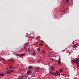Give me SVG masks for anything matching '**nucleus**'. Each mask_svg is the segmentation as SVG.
Instances as JSON below:
<instances>
[{
	"label": "nucleus",
	"instance_id": "f257e3e1",
	"mask_svg": "<svg viewBox=\"0 0 79 79\" xmlns=\"http://www.w3.org/2000/svg\"><path fill=\"white\" fill-rule=\"evenodd\" d=\"M71 61L72 62V63H74L77 64V63H79V58L77 59V58H76L75 59H73V60H72Z\"/></svg>",
	"mask_w": 79,
	"mask_h": 79
},
{
	"label": "nucleus",
	"instance_id": "f03ea898",
	"mask_svg": "<svg viewBox=\"0 0 79 79\" xmlns=\"http://www.w3.org/2000/svg\"><path fill=\"white\" fill-rule=\"evenodd\" d=\"M16 55H17V56H19V57H21L22 56H24V55H25V54H22L19 55L18 54H16Z\"/></svg>",
	"mask_w": 79,
	"mask_h": 79
},
{
	"label": "nucleus",
	"instance_id": "7ed1b4c3",
	"mask_svg": "<svg viewBox=\"0 0 79 79\" xmlns=\"http://www.w3.org/2000/svg\"><path fill=\"white\" fill-rule=\"evenodd\" d=\"M49 74H51L52 75H55V74H56V73H53V72H52V71H50V69H49Z\"/></svg>",
	"mask_w": 79,
	"mask_h": 79
},
{
	"label": "nucleus",
	"instance_id": "20e7f679",
	"mask_svg": "<svg viewBox=\"0 0 79 79\" xmlns=\"http://www.w3.org/2000/svg\"><path fill=\"white\" fill-rule=\"evenodd\" d=\"M4 75V73H2L0 74V77H1V76H3Z\"/></svg>",
	"mask_w": 79,
	"mask_h": 79
},
{
	"label": "nucleus",
	"instance_id": "39448f33",
	"mask_svg": "<svg viewBox=\"0 0 79 79\" xmlns=\"http://www.w3.org/2000/svg\"><path fill=\"white\" fill-rule=\"evenodd\" d=\"M61 63V61H60V60H58V65H60Z\"/></svg>",
	"mask_w": 79,
	"mask_h": 79
},
{
	"label": "nucleus",
	"instance_id": "423d86ee",
	"mask_svg": "<svg viewBox=\"0 0 79 79\" xmlns=\"http://www.w3.org/2000/svg\"><path fill=\"white\" fill-rule=\"evenodd\" d=\"M30 73H31V71L30 70H29L27 72V74H30Z\"/></svg>",
	"mask_w": 79,
	"mask_h": 79
},
{
	"label": "nucleus",
	"instance_id": "0eeeda50",
	"mask_svg": "<svg viewBox=\"0 0 79 79\" xmlns=\"http://www.w3.org/2000/svg\"><path fill=\"white\" fill-rule=\"evenodd\" d=\"M29 69H32V66H29Z\"/></svg>",
	"mask_w": 79,
	"mask_h": 79
},
{
	"label": "nucleus",
	"instance_id": "6e6552de",
	"mask_svg": "<svg viewBox=\"0 0 79 79\" xmlns=\"http://www.w3.org/2000/svg\"><path fill=\"white\" fill-rule=\"evenodd\" d=\"M2 61H4V62H5L6 63V60H5L2 58Z\"/></svg>",
	"mask_w": 79,
	"mask_h": 79
},
{
	"label": "nucleus",
	"instance_id": "1a4fd4ad",
	"mask_svg": "<svg viewBox=\"0 0 79 79\" xmlns=\"http://www.w3.org/2000/svg\"><path fill=\"white\" fill-rule=\"evenodd\" d=\"M10 73H11V72L9 71H7V72H6L7 74H10Z\"/></svg>",
	"mask_w": 79,
	"mask_h": 79
},
{
	"label": "nucleus",
	"instance_id": "9d476101",
	"mask_svg": "<svg viewBox=\"0 0 79 79\" xmlns=\"http://www.w3.org/2000/svg\"><path fill=\"white\" fill-rule=\"evenodd\" d=\"M51 69L52 70H53V69L54 68H53V66H51Z\"/></svg>",
	"mask_w": 79,
	"mask_h": 79
},
{
	"label": "nucleus",
	"instance_id": "9b49d317",
	"mask_svg": "<svg viewBox=\"0 0 79 79\" xmlns=\"http://www.w3.org/2000/svg\"><path fill=\"white\" fill-rule=\"evenodd\" d=\"M35 55V51H34L33 52V55Z\"/></svg>",
	"mask_w": 79,
	"mask_h": 79
},
{
	"label": "nucleus",
	"instance_id": "f8f14e48",
	"mask_svg": "<svg viewBox=\"0 0 79 79\" xmlns=\"http://www.w3.org/2000/svg\"><path fill=\"white\" fill-rule=\"evenodd\" d=\"M77 67H79V63H77Z\"/></svg>",
	"mask_w": 79,
	"mask_h": 79
},
{
	"label": "nucleus",
	"instance_id": "ddd939ff",
	"mask_svg": "<svg viewBox=\"0 0 79 79\" xmlns=\"http://www.w3.org/2000/svg\"><path fill=\"white\" fill-rule=\"evenodd\" d=\"M72 5H73V4H74V2H73V0H72Z\"/></svg>",
	"mask_w": 79,
	"mask_h": 79
},
{
	"label": "nucleus",
	"instance_id": "4468645a",
	"mask_svg": "<svg viewBox=\"0 0 79 79\" xmlns=\"http://www.w3.org/2000/svg\"><path fill=\"white\" fill-rule=\"evenodd\" d=\"M30 47H29V48H28V51L29 52H30Z\"/></svg>",
	"mask_w": 79,
	"mask_h": 79
},
{
	"label": "nucleus",
	"instance_id": "2eb2a0df",
	"mask_svg": "<svg viewBox=\"0 0 79 79\" xmlns=\"http://www.w3.org/2000/svg\"><path fill=\"white\" fill-rule=\"evenodd\" d=\"M59 61H61V58L60 57V56H59Z\"/></svg>",
	"mask_w": 79,
	"mask_h": 79
},
{
	"label": "nucleus",
	"instance_id": "dca6fc26",
	"mask_svg": "<svg viewBox=\"0 0 79 79\" xmlns=\"http://www.w3.org/2000/svg\"><path fill=\"white\" fill-rule=\"evenodd\" d=\"M39 69V67H37L36 68V70H38V69Z\"/></svg>",
	"mask_w": 79,
	"mask_h": 79
},
{
	"label": "nucleus",
	"instance_id": "f3484780",
	"mask_svg": "<svg viewBox=\"0 0 79 79\" xmlns=\"http://www.w3.org/2000/svg\"><path fill=\"white\" fill-rule=\"evenodd\" d=\"M43 53H44V54L45 53V51H44V50L43 51Z\"/></svg>",
	"mask_w": 79,
	"mask_h": 79
},
{
	"label": "nucleus",
	"instance_id": "a211bd4d",
	"mask_svg": "<svg viewBox=\"0 0 79 79\" xmlns=\"http://www.w3.org/2000/svg\"><path fill=\"white\" fill-rule=\"evenodd\" d=\"M40 50V48H38V49H37V51H39V50Z\"/></svg>",
	"mask_w": 79,
	"mask_h": 79
},
{
	"label": "nucleus",
	"instance_id": "6ab92c4d",
	"mask_svg": "<svg viewBox=\"0 0 79 79\" xmlns=\"http://www.w3.org/2000/svg\"><path fill=\"white\" fill-rule=\"evenodd\" d=\"M13 68V67L11 66H9V68Z\"/></svg>",
	"mask_w": 79,
	"mask_h": 79
},
{
	"label": "nucleus",
	"instance_id": "aec40b11",
	"mask_svg": "<svg viewBox=\"0 0 79 79\" xmlns=\"http://www.w3.org/2000/svg\"><path fill=\"white\" fill-rule=\"evenodd\" d=\"M69 0H67L66 1V3H68V2H69Z\"/></svg>",
	"mask_w": 79,
	"mask_h": 79
},
{
	"label": "nucleus",
	"instance_id": "412c9836",
	"mask_svg": "<svg viewBox=\"0 0 79 79\" xmlns=\"http://www.w3.org/2000/svg\"><path fill=\"white\" fill-rule=\"evenodd\" d=\"M27 78H28V79H31V78H30L29 77H27V78H25V79H27Z\"/></svg>",
	"mask_w": 79,
	"mask_h": 79
},
{
	"label": "nucleus",
	"instance_id": "4be33fe9",
	"mask_svg": "<svg viewBox=\"0 0 79 79\" xmlns=\"http://www.w3.org/2000/svg\"><path fill=\"white\" fill-rule=\"evenodd\" d=\"M20 70L22 71H24V69H20Z\"/></svg>",
	"mask_w": 79,
	"mask_h": 79
},
{
	"label": "nucleus",
	"instance_id": "5701e85b",
	"mask_svg": "<svg viewBox=\"0 0 79 79\" xmlns=\"http://www.w3.org/2000/svg\"><path fill=\"white\" fill-rule=\"evenodd\" d=\"M60 72H62V69H60Z\"/></svg>",
	"mask_w": 79,
	"mask_h": 79
},
{
	"label": "nucleus",
	"instance_id": "b1692460",
	"mask_svg": "<svg viewBox=\"0 0 79 79\" xmlns=\"http://www.w3.org/2000/svg\"><path fill=\"white\" fill-rule=\"evenodd\" d=\"M76 44H75L74 46V47L75 48H76Z\"/></svg>",
	"mask_w": 79,
	"mask_h": 79
},
{
	"label": "nucleus",
	"instance_id": "393cba45",
	"mask_svg": "<svg viewBox=\"0 0 79 79\" xmlns=\"http://www.w3.org/2000/svg\"><path fill=\"white\" fill-rule=\"evenodd\" d=\"M62 11L63 13H65L66 12V11H65L64 10H63Z\"/></svg>",
	"mask_w": 79,
	"mask_h": 79
},
{
	"label": "nucleus",
	"instance_id": "a878e982",
	"mask_svg": "<svg viewBox=\"0 0 79 79\" xmlns=\"http://www.w3.org/2000/svg\"><path fill=\"white\" fill-rule=\"evenodd\" d=\"M59 74H56V76H60L59 75Z\"/></svg>",
	"mask_w": 79,
	"mask_h": 79
},
{
	"label": "nucleus",
	"instance_id": "bb28decb",
	"mask_svg": "<svg viewBox=\"0 0 79 79\" xmlns=\"http://www.w3.org/2000/svg\"><path fill=\"white\" fill-rule=\"evenodd\" d=\"M2 58H0V61H2Z\"/></svg>",
	"mask_w": 79,
	"mask_h": 79
},
{
	"label": "nucleus",
	"instance_id": "cd10ccee",
	"mask_svg": "<svg viewBox=\"0 0 79 79\" xmlns=\"http://www.w3.org/2000/svg\"><path fill=\"white\" fill-rule=\"evenodd\" d=\"M39 45H40V46L42 45V44H39Z\"/></svg>",
	"mask_w": 79,
	"mask_h": 79
},
{
	"label": "nucleus",
	"instance_id": "c85d7f7f",
	"mask_svg": "<svg viewBox=\"0 0 79 79\" xmlns=\"http://www.w3.org/2000/svg\"><path fill=\"white\" fill-rule=\"evenodd\" d=\"M11 61H12V62H13V61H14V60H11Z\"/></svg>",
	"mask_w": 79,
	"mask_h": 79
},
{
	"label": "nucleus",
	"instance_id": "c756f323",
	"mask_svg": "<svg viewBox=\"0 0 79 79\" xmlns=\"http://www.w3.org/2000/svg\"><path fill=\"white\" fill-rule=\"evenodd\" d=\"M56 73H57V74H58L59 73V72H58V71H56Z\"/></svg>",
	"mask_w": 79,
	"mask_h": 79
},
{
	"label": "nucleus",
	"instance_id": "7c9ffc66",
	"mask_svg": "<svg viewBox=\"0 0 79 79\" xmlns=\"http://www.w3.org/2000/svg\"><path fill=\"white\" fill-rule=\"evenodd\" d=\"M51 60H53V58H51Z\"/></svg>",
	"mask_w": 79,
	"mask_h": 79
},
{
	"label": "nucleus",
	"instance_id": "2f4dec72",
	"mask_svg": "<svg viewBox=\"0 0 79 79\" xmlns=\"http://www.w3.org/2000/svg\"><path fill=\"white\" fill-rule=\"evenodd\" d=\"M58 74H59V75H60V73H57Z\"/></svg>",
	"mask_w": 79,
	"mask_h": 79
},
{
	"label": "nucleus",
	"instance_id": "473e14b6",
	"mask_svg": "<svg viewBox=\"0 0 79 79\" xmlns=\"http://www.w3.org/2000/svg\"><path fill=\"white\" fill-rule=\"evenodd\" d=\"M11 72H13V70H10Z\"/></svg>",
	"mask_w": 79,
	"mask_h": 79
},
{
	"label": "nucleus",
	"instance_id": "72a5a7b5",
	"mask_svg": "<svg viewBox=\"0 0 79 79\" xmlns=\"http://www.w3.org/2000/svg\"><path fill=\"white\" fill-rule=\"evenodd\" d=\"M65 68H66V69H68V68H67V67H66Z\"/></svg>",
	"mask_w": 79,
	"mask_h": 79
},
{
	"label": "nucleus",
	"instance_id": "f704fd0d",
	"mask_svg": "<svg viewBox=\"0 0 79 79\" xmlns=\"http://www.w3.org/2000/svg\"><path fill=\"white\" fill-rule=\"evenodd\" d=\"M49 56V57H50V58H51V56Z\"/></svg>",
	"mask_w": 79,
	"mask_h": 79
},
{
	"label": "nucleus",
	"instance_id": "c9c22d12",
	"mask_svg": "<svg viewBox=\"0 0 79 79\" xmlns=\"http://www.w3.org/2000/svg\"><path fill=\"white\" fill-rule=\"evenodd\" d=\"M13 68V69H14L15 68V67H14V68Z\"/></svg>",
	"mask_w": 79,
	"mask_h": 79
},
{
	"label": "nucleus",
	"instance_id": "e433bc0d",
	"mask_svg": "<svg viewBox=\"0 0 79 79\" xmlns=\"http://www.w3.org/2000/svg\"><path fill=\"white\" fill-rule=\"evenodd\" d=\"M7 70H8V69H7Z\"/></svg>",
	"mask_w": 79,
	"mask_h": 79
},
{
	"label": "nucleus",
	"instance_id": "4c0bfd02",
	"mask_svg": "<svg viewBox=\"0 0 79 79\" xmlns=\"http://www.w3.org/2000/svg\"><path fill=\"white\" fill-rule=\"evenodd\" d=\"M25 46H26V44H25Z\"/></svg>",
	"mask_w": 79,
	"mask_h": 79
},
{
	"label": "nucleus",
	"instance_id": "58836bf2",
	"mask_svg": "<svg viewBox=\"0 0 79 79\" xmlns=\"http://www.w3.org/2000/svg\"><path fill=\"white\" fill-rule=\"evenodd\" d=\"M31 51H32V50H31Z\"/></svg>",
	"mask_w": 79,
	"mask_h": 79
},
{
	"label": "nucleus",
	"instance_id": "ea45409f",
	"mask_svg": "<svg viewBox=\"0 0 79 79\" xmlns=\"http://www.w3.org/2000/svg\"><path fill=\"white\" fill-rule=\"evenodd\" d=\"M38 62H39H39H40V61H38Z\"/></svg>",
	"mask_w": 79,
	"mask_h": 79
},
{
	"label": "nucleus",
	"instance_id": "a19ab883",
	"mask_svg": "<svg viewBox=\"0 0 79 79\" xmlns=\"http://www.w3.org/2000/svg\"><path fill=\"white\" fill-rule=\"evenodd\" d=\"M71 53V52H70L69 53Z\"/></svg>",
	"mask_w": 79,
	"mask_h": 79
},
{
	"label": "nucleus",
	"instance_id": "79ce46f5",
	"mask_svg": "<svg viewBox=\"0 0 79 79\" xmlns=\"http://www.w3.org/2000/svg\"><path fill=\"white\" fill-rule=\"evenodd\" d=\"M63 76H64V74H63Z\"/></svg>",
	"mask_w": 79,
	"mask_h": 79
},
{
	"label": "nucleus",
	"instance_id": "37998d69",
	"mask_svg": "<svg viewBox=\"0 0 79 79\" xmlns=\"http://www.w3.org/2000/svg\"><path fill=\"white\" fill-rule=\"evenodd\" d=\"M66 10H67V9H66Z\"/></svg>",
	"mask_w": 79,
	"mask_h": 79
}]
</instances>
